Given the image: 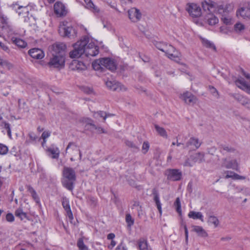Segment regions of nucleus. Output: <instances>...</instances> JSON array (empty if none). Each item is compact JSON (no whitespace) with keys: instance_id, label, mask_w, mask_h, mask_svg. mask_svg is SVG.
Masks as SVG:
<instances>
[{"instance_id":"9","label":"nucleus","mask_w":250,"mask_h":250,"mask_svg":"<svg viewBox=\"0 0 250 250\" xmlns=\"http://www.w3.org/2000/svg\"><path fill=\"white\" fill-rule=\"evenodd\" d=\"M221 167L227 169H232L236 171H239V164L236 159L228 160L227 158H224L222 160Z\"/></svg>"},{"instance_id":"4","label":"nucleus","mask_w":250,"mask_h":250,"mask_svg":"<svg viewBox=\"0 0 250 250\" xmlns=\"http://www.w3.org/2000/svg\"><path fill=\"white\" fill-rule=\"evenodd\" d=\"M62 176L65 179L62 181L63 186L69 190L72 191L74 188V183L76 180L75 170L71 167H64L62 171Z\"/></svg>"},{"instance_id":"21","label":"nucleus","mask_w":250,"mask_h":250,"mask_svg":"<svg viewBox=\"0 0 250 250\" xmlns=\"http://www.w3.org/2000/svg\"><path fill=\"white\" fill-rule=\"evenodd\" d=\"M204 153L198 152L190 156V159L193 164L195 163H201L205 161Z\"/></svg>"},{"instance_id":"8","label":"nucleus","mask_w":250,"mask_h":250,"mask_svg":"<svg viewBox=\"0 0 250 250\" xmlns=\"http://www.w3.org/2000/svg\"><path fill=\"white\" fill-rule=\"evenodd\" d=\"M168 180L173 181H179L182 178V172L177 169H169L165 173Z\"/></svg>"},{"instance_id":"25","label":"nucleus","mask_w":250,"mask_h":250,"mask_svg":"<svg viewBox=\"0 0 250 250\" xmlns=\"http://www.w3.org/2000/svg\"><path fill=\"white\" fill-rule=\"evenodd\" d=\"M235 82L236 85L243 90H249L250 88V86H249L243 78L241 79H238Z\"/></svg>"},{"instance_id":"53","label":"nucleus","mask_w":250,"mask_h":250,"mask_svg":"<svg viewBox=\"0 0 250 250\" xmlns=\"http://www.w3.org/2000/svg\"><path fill=\"white\" fill-rule=\"evenodd\" d=\"M50 134L51 132L49 131H45L43 132L42 135V138L43 140V143H45V139L50 136Z\"/></svg>"},{"instance_id":"17","label":"nucleus","mask_w":250,"mask_h":250,"mask_svg":"<svg viewBox=\"0 0 250 250\" xmlns=\"http://www.w3.org/2000/svg\"><path fill=\"white\" fill-rule=\"evenodd\" d=\"M54 10L55 14L60 17L65 15L67 12L64 5L60 2L54 4Z\"/></svg>"},{"instance_id":"23","label":"nucleus","mask_w":250,"mask_h":250,"mask_svg":"<svg viewBox=\"0 0 250 250\" xmlns=\"http://www.w3.org/2000/svg\"><path fill=\"white\" fill-rule=\"evenodd\" d=\"M220 152L224 154V152L227 153H233L236 149L233 147L229 145L221 144L219 146Z\"/></svg>"},{"instance_id":"46","label":"nucleus","mask_w":250,"mask_h":250,"mask_svg":"<svg viewBox=\"0 0 250 250\" xmlns=\"http://www.w3.org/2000/svg\"><path fill=\"white\" fill-rule=\"evenodd\" d=\"M8 151V147L5 145L0 144V155H4Z\"/></svg>"},{"instance_id":"60","label":"nucleus","mask_w":250,"mask_h":250,"mask_svg":"<svg viewBox=\"0 0 250 250\" xmlns=\"http://www.w3.org/2000/svg\"><path fill=\"white\" fill-rule=\"evenodd\" d=\"M193 163L190 162V158L187 159L184 162V166L185 167H192L193 166Z\"/></svg>"},{"instance_id":"30","label":"nucleus","mask_w":250,"mask_h":250,"mask_svg":"<svg viewBox=\"0 0 250 250\" xmlns=\"http://www.w3.org/2000/svg\"><path fill=\"white\" fill-rule=\"evenodd\" d=\"M28 191L30 193L33 199L37 203H39L40 202V198L37 194L36 191L34 189V188L30 185L26 186Z\"/></svg>"},{"instance_id":"56","label":"nucleus","mask_w":250,"mask_h":250,"mask_svg":"<svg viewBox=\"0 0 250 250\" xmlns=\"http://www.w3.org/2000/svg\"><path fill=\"white\" fill-rule=\"evenodd\" d=\"M95 48H98V47L95 45L94 42L92 41L90 42V41L89 40L88 43L86 45V48L87 49H90Z\"/></svg>"},{"instance_id":"6","label":"nucleus","mask_w":250,"mask_h":250,"mask_svg":"<svg viewBox=\"0 0 250 250\" xmlns=\"http://www.w3.org/2000/svg\"><path fill=\"white\" fill-rule=\"evenodd\" d=\"M58 32L62 37L69 38H74L77 34V31L75 28L71 26H66L63 24L59 26Z\"/></svg>"},{"instance_id":"11","label":"nucleus","mask_w":250,"mask_h":250,"mask_svg":"<svg viewBox=\"0 0 250 250\" xmlns=\"http://www.w3.org/2000/svg\"><path fill=\"white\" fill-rule=\"evenodd\" d=\"M66 46L65 44L62 42H56L53 44L51 46V49L53 51L52 55H60L65 56V50Z\"/></svg>"},{"instance_id":"12","label":"nucleus","mask_w":250,"mask_h":250,"mask_svg":"<svg viewBox=\"0 0 250 250\" xmlns=\"http://www.w3.org/2000/svg\"><path fill=\"white\" fill-rule=\"evenodd\" d=\"M237 17L240 16L243 19H250V2L245 3L243 6L236 11Z\"/></svg>"},{"instance_id":"14","label":"nucleus","mask_w":250,"mask_h":250,"mask_svg":"<svg viewBox=\"0 0 250 250\" xmlns=\"http://www.w3.org/2000/svg\"><path fill=\"white\" fill-rule=\"evenodd\" d=\"M201 145V143L199 141L198 138L195 137H191L187 141L186 145L183 144V148L186 149L189 147L193 149L198 148Z\"/></svg>"},{"instance_id":"31","label":"nucleus","mask_w":250,"mask_h":250,"mask_svg":"<svg viewBox=\"0 0 250 250\" xmlns=\"http://www.w3.org/2000/svg\"><path fill=\"white\" fill-rule=\"evenodd\" d=\"M208 24L210 25H214L218 22V18L214 15L209 14L206 18Z\"/></svg>"},{"instance_id":"63","label":"nucleus","mask_w":250,"mask_h":250,"mask_svg":"<svg viewBox=\"0 0 250 250\" xmlns=\"http://www.w3.org/2000/svg\"><path fill=\"white\" fill-rule=\"evenodd\" d=\"M29 137L30 139L32 141H35L37 138L36 136L33 133H29Z\"/></svg>"},{"instance_id":"42","label":"nucleus","mask_w":250,"mask_h":250,"mask_svg":"<svg viewBox=\"0 0 250 250\" xmlns=\"http://www.w3.org/2000/svg\"><path fill=\"white\" fill-rule=\"evenodd\" d=\"M62 203L65 210L70 209L69 200L65 197H63L62 200Z\"/></svg>"},{"instance_id":"64","label":"nucleus","mask_w":250,"mask_h":250,"mask_svg":"<svg viewBox=\"0 0 250 250\" xmlns=\"http://www.w3.org/2000/svg\"><path fill=\"white\" fill-rule=\"evenodd\" d=\"M104 27L107 28L108 30H110L111 28V25L110 23L106 22L103 23Z\"/></svg>"},{"instance_id":"33","label":"nucleus","mask_w":250,"mask_h":250,"mask_svg":"<svg viewBox=\"0 0 250 250\" xmlns=\"http://www.w3.org/2000/svg\"><path fill=\"white\" fill-rule=\"evenodd\" d=\"M155 128L157 131V133L162 137L167 138V134L164 128L160 127L157 125H154Z\"/></svg>"},{"instance_id":"1","label":"nucleus","mask_w":250,"mask_h":250,"mask_svg":"<svg viewBox=\"0 0 250 250\" xmlns=\"http://www.w3.org/2000/svg\"><path fill=\"white\" fill-rule=\"evenodd\" d=\"M88 42L89 38L85 36L75 43L73 46L74 49L69 53L70 57L71 58H79L83 54H85L87 57L96 56L99 53V48L86 49V45Z\"/></svg>"},{"instance_id":"41","label":"nucleus","mask_w":250,"mask_h":250,"mask_svg":"<svg viewBox=\"0 0 250 250\" xmlns=\"http://www.w3.org/2000/svg\"><path fill=\"white\" fill-rule=\"evenodd\" d=\"M125 144L127 146L132 148L134 151H138L139 150V147L130 141H125Z\"/></svg>"},{"instance_id":"37","label":"nucleus","mask_w":250,"mask_h":250,"mask_svg":"<svg viewBox=\"0 0 250 250\" xmlns=\"http://www.w3.org/2000/svg\"><path fill=\"white\" fill-rule=\"evenodd\" d=\"M0 65L3 68L8 70L12 68V65L6 60H3L0 57Z\"/></svg>"},{"instance_id":"62","label":"nucleus","mask_w":250,"mask_h":250,"mask_svg":"<svg viewBox=\"0 0 250 250\" xmlns=\"http://www.w3.org/2000/svg\"><path fill=\"white\" fill-rule=\"evenodd\" d=\"M0 47L6 52H8L9 51L8 47L1 42H0Z\"/></svg>"},{"instance_id":"16","label":"nucleus","mask_w":250,"mask_h":250,"mask_svg":"<svg viewBox=\"0 0 250 250\" xmlns=\"http://www.w3.org/2000/svg\"><path fill=\"white\" fill-rule=\"evenodd\" d=\"M129 19L133 22H137L141 18V13L139 10L135 8H132L128 11Z\"/></svg>"},{"instance_id":"52","label":"nucleus","mask_w":250,"mask_h":250,"mask_svg":"<svg viewBox=\"0 0 250 250\" xmlns=\"http://www.w3.org/2000/svg\"><path fill=\"white\" fill-rule=\"evenodd\" d=\"M209 89L213 95L216 98H219V94L216 89L214 88L213 86H209Z\"/></svg>"},{"instance_id":"54","label":"nucleus","mask_w":250,"mask_h":250,"mask_svg":"<svg viewBox=\"0 0 250 250\" xmlns=\"http://www.w3.org/2000/svg\"><path fill=\"white\" fill-rule=\"evenodd\" d=\"M221 20L226 24H231V19L229 17H226L224 16L221 18Z\"/></svg>"},{"instance_id":"29","label":"nucleus","mask_w":250,"mask_h":250,"mask_svg":"<svg viewBox=\"0 0 250 250\" xmlns=\"http://www.w3.org/2000/svg\"><path fill=\"white\" fill-rule=\"evenodd\" d=\"M236 99L241 104L246 106L247 108L250 109V99H247L241 95H238Z\"/></svg>"},{"instance_id":"10","label":"nucleus","mask_w":250,"mask_h":250,"mask_svg":"<svg viewBox=\"0 0 250 250\" xmlns=\"http://www.w3.org/2000/svg\"><path fill=\"white\" fill-rule=\"evenodd\" d=\"M186 10L193 18H197L202 15L201 8L199 6L195 3L188 4Z\"/></svg>"},{"instance_id":"50","label":"nucleus","mask_w":250,"mask_h":250,"mask_svg":"<svg viewBox=\"0 0 250 250\" xmlns=\"http://www.w3.org/2000/svg\"><path fill=\"white\" fill-rule=\"evenodd\" d=\"M96 114H98V115H99L101 117L103 118V119H104V122L106 119V112H104L103 111H98L97 112H94V117H96Z\"/></svg>"},{"instance_id":"5","label":"nucleus","mask_w":250,"mask_h":250,"mask_svg":"<svg viewBox=\"0 0 250 250\" xmlns=\"http://www.w3.org/2000/svg\"><path fill=\"white\" fill-rule=\"evenodd\" d=\"M15 34V31L7 21L6 17H2L0 21V36H7L12 37Z\"/></svg>"},{"instance_id":"35","label":"nucleus","mask_w":250,"mask_h":250,"mask_svg":"<svg viewBox=\"0 0 250 250\" xmlns=\"http://www.w3.org/2000/svg\"><path fill=\"white\" fill-rule=\"evenodd\" d=\"M113 84V86L111 89L113 91H119L126 90V88L118 82L115 81V83Z\"/></svg>"},{"instance_id":"32","label":"nucleus","mask_w":250,"mask_h":250,"mask_svg":"<svg viewBox=\"0 0 250 250\" xmlns=\"http://www.w3.org/2000/svg\"><path fill=\"white\" fill-rule=\"evenodd\" d=\"M15 216L19 217L21 220L27 218V214L23 211L21 208H19L16 210L15 212Z\"/></svg>"},{"instance_id":"19","label":"nucleus","mask_w":250,"mask_h":250,"mask_svg":"<svg viewBox=\"0 0 250 250\" xmlns=\"http://www.w3.org/2000/svg\"><path fill=\"white\" fill-rule=\"evenodd\" d=\"M152 194L153 195V200L155 203L156 206L158 209L160 215H162V204L160 201L159 194L158 190L156 188L152 189Z\"/></svg>"},{"instance_id":"51","label":"nucleus","mask_w":250,"mask_h":250,"mask_svg":"<svg viewBox=\"0 0 250 250\" xmlns=\"http://www.w3.org/2000/svg\"><path fill=\"white\" fill-rule=\"evenodd\" d=\"M48 151L53 155L52 156V158L56 159V158H58L59 154L58 152H57L54 149L48 148Z\"/></svg>"},{"instance_id":"27","label":"nucleus","mask_w":250,"mask_h":250,"mask_svg":"<svg viewBox=\"0 0 250 250\" xmlns=\"http://www.w3.org/2000/svg\"><path fill=\"white\" fill-rule=\"evenodd\" d=\"M188 217L193 219H199L202 222H204L203 215L201 212L190 211L188 214Z\"/></svg>"},{"instance_id":"57","label":"nucleus","mask_w":250,"mask_h":250,"mask_svg":"<svg viewBox=\"0 0 250 250\" xmlns=\"http://www.w3.org/2000/svg\"><path fill=\"white\" fill-rule=\"evenodd\" d=\"M234 28L236 31H241L244 29V25L240 23H237L235 24Z\"/></svg>"},{"instance_id":"15","label":"nucleus","mask_w":250,"mask_h":250,"mask_svg":"<svg viewBox=\"0 0 250 250\" xmlns=\"http://www.w3.org/2000/svg\"><path fill=\"white\" fill-rule=\"evenodd\" d=\"M66 153H70L72 155L77 154L79 152V159H82V153L80 149L78 148L77 145L74 142H69L65 150Z\"/></svg>"},{"instance_id":"3","label":"nucleus","mask_w":250,"mask_h":250,"mask_svg":"<svg viewBox=\"0 0 250 250\" xmlns=\"http://www.w3.org/2000/svg\"><path fill=\"white\" fill-rule=\"evenodd\" d=\"M92 65L95 70L101 72L104 71L105 68L113 71L117 68L115 62L110 58H103L96 60L92 62Z\"/></svg>"},{"instance_id":"18","label":"nucleus","mask_w":250,"mask_h":250,"mask_svg":"<svg viewBox=\"0 0 250 250\" xmlns=\"http://www.w3.org/2000/svg\"><path fill=\"white\" fill-rule=\"evenodd\" d=\"M28 54L32 58L36 59H41L44 56L43 51L37 48L30 49L28 51Z\"/></svg>"},{"instance_id":"2","label":"nucleus","mask_w":250,"mask_h":250,"mask_svg":"<svg viewBox=\"0 0 250 250\" xmlns=\"http://www.w3.org/2000/svg\"><path fill=\"white\" fill-rule=\"evenodd\" d=\"M202 6L205 11L211 12L212 9L221 15L222 17L233 10V6L231 4H221L214 2L212 0H204L202 2Z\"/></svg>"},{"instance_id":"47","label":"nucleus","mask_w":250,"mask_h":250,"mask_svg":"<svg viewBox=\"0 0 250 250\" xmlns=\"http://www.w3.org/2000/svg\"><path fill=\"white\" fill-rule=\"evenodd\" d=\"M149 148V144L148 142H144L142 146V151L144 154H146Z\"/></svg>"},{"instance_id":"20","label":"nucleus","mask_w":250,"mask_h":250,"mask_svg":"<svg viewBox=\"0 0 250 250\" xmlns=\"http://www.w3.org/2000/svg\"><path fill=\"white\" fill-rule=\"evenodd\" d=\"M183 100L188 104H193L196 102V98L190 93L186 92L182 96Z\"/></svg>"},{"instance_id":"22","label":"nucleus","mask_w":250,"mask_h":250,"mask_svg":"<svg viewBox=\"0 0 250 250\" xmlns=\"http://www.w3.org/2000/svg\"><path fill=\"white\" fill-rule=\"evenodd\" d=\"M70 67L73 70H82L84 69L85 66L81 62L73 60L70 64Z\"/></svg>"},{"instance_id":"43","label":"nucleus","mask_w":250,"mask_h":250,"mask_svg":"<svg viewBox=\"0 0 250 250\" xmlns=\"http://www.w3.org/2000/svg\"><path fill=\"white\" fill-rule=\"evenodd\" d=\"M203 45L207 48H209L210 49H212L213 50L216 51L215 46L213 43L211 42H209L208 40H203Z\"/></svg>"},{"instance_id":"44","label":"nucleus","mask_w":250,"mask_h":250,"mask_svg":"<svg viewBox=\"0 0 250 250\" xmlns=\"http://www.w3.org/2000/svg\"><path fill=\"white\" fill-rule=\"evenodd\" d=\"M192 231L193 232L197 233H201L203 234L205 233L204 230L203 229L202 227L194 226L192 227Z\"/></svg>"},{"instance_id":"40","label":"nucleus","mask_w":250,"mask_h":250,"mask_svg":"<svg viewBox=\"0 0 250 250\" xmlns=\"http://www.w3.org/2000/svg\"><path fill=\"white\" fill-rule=\"evenodd\" d=\"M208 222L210 224H213L215 227H216L219 225V221L216 217L210 215L208 217Z\"/></svg>"},{"instance_id":"59","label":"nucleus","mask_w":250,"mask_h":250,"mask_svg":"<svg viewBox=\"0 0 250 250\" xmlns=\"http://www.w3.org/2000/svg\"><path fill=\"white\" fill-rule=\"evenodd\" d=\"M65 211L66 212L67 216L68 217L70 221H72L73 219V216L72 212L71 210V208L65 210Z\"/></svg>"},{"instance_id":"58","label":"nucleus","mask_w":250,"mask_h":250,"mask_svg":"<svg viewBox=\"0 0 250 250\" xmlns=\"http://www.w3.org/2000/svg\"><path fill=\"white\" fill-rule=\"evenodd\" d=\"M6 219L8 222H12L14 220V217L11 213H8L6 215Z\"/></svg>"},{"instance_id":"26","label":"nucleus","mask_w":250,"mask_h":250,"mask_svg":"<svg viewBox=\"0 0 250 250\" xmlns=\"http://www.w3.org/2000/svg\"><path fill=\"white\" fill-rule=\"evenodd\" d=\"M11 41L14 44L20 48H24L27 45L26 42L23 40L14 37H12Z\"/></svg>"},{"instance_id":"34","label":"nucleus","mask_w":250,"mask_h":250,"mask_svg":"<svg viewBox=\"0 0 250 250\" xmlns=\"http://www.w3.org/2000/svg\"><path fill=\"white\" fill-rule=\"evenodd\" d=\"M85 3H86V7L90 9L93 12H98L99 10L97 8V7L95 6L92 1L91 0H84Z\"/></svg>"},{"instance_id":"38","label":"nucleus","mask_w":250,"mask_h":250,"mask_svg":"<svg viewBox=\"0 0 250 250\" xmlns=\"http://www.w3.org/2000/svg\"><path fill=\"white\" fill-rule=\"evenodd\" d=\"M138 247L140 250H148L146 240L144 239H140L138 242Z\"/></svg>"},{"instance_id":"13","label":"nucleus","mask_w":250,"mask_h":250,"mask_svg":"<svg viewBox=\"0 0 250 250\" xmlns=\"http://www.w3.org/2000/svg\"><path fill=\"white\" fill-rule=\"evenodd\" d=\"M168 48H167L165 53L167 55V57L171 60L176 62L179 60V57L180 53L176 50L175 48L172 45H167Z\"/></svg>"},{"instance_id":"28","label":"nucleus","mask_w":250,"mask_h":250,"mask_svg":"<svg viewBox=\"0 0 250 250\" xmlns=\"http://www.w3.org/2000/svg\"><path fill=\"white\" fill-rule=\"evenodd\" d=\"M226 173L232 174V175L227 174L225 176L226 179H228L229 178H231L233 180H244L246 179L245 176L239 175V174L232 171H226Z\"/></svg>"},{"instance_id":"7","label":"nucleus","mask_w":250,"mask_h":250,"mask_svg":"<svg viewBox=\"0 0 250 250\" xmlns=\"http://www.w3.org/2000/svg\"><path fill=\"white\" fill-rule=\"evenodd\" d=\"M53 57L48 62V65L50 67H53L57 68H63L65 64V58L62 55H52Z\"/></svg>"},{"instance_id":"61","label":"nucleus","mask_w":250,"mask_h":250,"mask_svg":"<svg viewBox=\"0 0 250 250\" xmlns=\"http://www.w3.org/2000/svg\"><path fill=\"white\" fill-rule=\"evenodd\" d=\"M115 82V81H108L106 82V85L107 87H108L110 89H111L112 87L113 86V83H114Z\"/></svg>"},{"instance_id":"45","label":"nucleus","mask_w":250,"mask_h":250,"mask_svg":"<svg viewBox=\"0 0 250 250\" xmlns=\"http://www.w3.org/2000/svg\"><path fill=\"white\" fill-rule=\"evenodd\" d=\"M125 221L128 226H131L134 224V219L132 218L130 214H126L125 216Z\"/></svg>"},{"instance_id":"24","label":"nucleus","mask_w":250,"mask_h":250,"mask_svg":"<svg viewBox=\"0 0 250 250\" xmlns=\"http://www.w3.org/2000/svg\"><path fill=\"white\" fill-rule=\"evenodd\" d=\"M88 239L84 236L80 238L77 242V246L80 250H87L88 248L86 246Z\"/></svg>"},{"instance_id":"39","label":"nucleus","mask_w":250,"mask_h":250,"mask_svg":"<svg viewBox=\"0 0 250 250\" xmlns=\"http://www.w3.org/2000/svg\"><path fill=\"white\" fill-rule=\"evenodd\" d=\"M155 45L159 50L165 52L167 48H168L167 44L162 42H156Z\"/></svg>"},{"instance_id":"55","label":"nucleus","mask_w":250,"mask_h":250,"mask_svg":"<svg viewBox=\"0 0 250 250\" xmlns=\"http://www.w3.org/2000/svg\"><path fill=\"white\" fill-rule=\"evenodd\" d=\"M4 128L7 129V134L8 136L11 138V128H10V125L8 123H4Z\"/></svg>"},{"instance_id":"49","label":"nucleus","mask_w":250,"mask_h":250,"mask_svg":"<svg viewBox=\"0 0 250 250\" xmlns=\"http://www.w3.org/2000/svg\"><path fill=\"white\" fill-rule=\"evenodd\" d=\"M107 239L109 240H111V244L108 246V247L110 249H112L116 244V243L115 241H114L113 239L115 237V235H107Z\"/></svg>"},{"instance_id":"36","label":"nucleus","mask_w":250,"mask_h":250,"mask_svg":"<svg viewBox=\"0 0 250 250\" xmlns=\"http://www.w3.org/2000/svg\"><path fill=\"white\" fill-rule=\"evenodd\" d=\"M174 206L175 209L180 216L182 215L181 205L179 197L176 198L174 203Z\"/></svg>"},{"instance_id":"48","label":"nucleus","mask_w":250,"mask_h":250,"mask_svg":"<svg viewBox=\"0 0 250 250\" xmlns=\"http://www.w3.org/2000/svg\"><path fill=\"white\" fill-rule=\"evenodd\" d=\"M90 125L92 126L95 129L97 130L99 133H105L106 132L102 127H97L93 123H89Z\"/></svg>"}]
</instances>
